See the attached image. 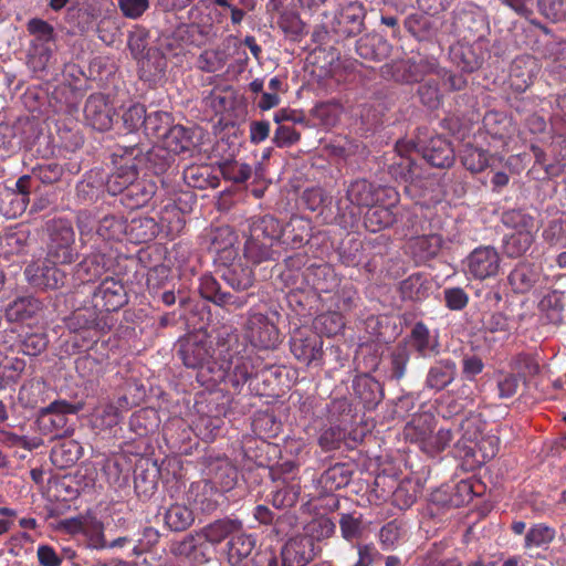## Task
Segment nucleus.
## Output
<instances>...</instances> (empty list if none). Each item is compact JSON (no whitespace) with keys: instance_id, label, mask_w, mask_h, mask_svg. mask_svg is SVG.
<instances>
[{"instance_id":"1","label":"nucleus","mask_w":566,"mask_h":566,"mask_svg":"<svg viewBox=\"0 0 566 566\" xmlns=\"http://www.w3.org/2000/svg\"><path fill=\"white\" fill-rule=\"evenodd\" d=\"M178 354L187 368L198 369L197 379L207 388L228 382L239 390L258 373V359L230 327L218 332L214 346L205 333L189 335Z\"/></svg>"},{"instance_id":"2","label":"nucleus","mask_w":566,"mask_h":566,"mask_svg":"<svg viewBox=\"0 0 566 566\" xmlns=\"http://www.w3.org/2000/svg\"><path fill=\"white\" fill-rule=\"evenodd\" d=\"M249 234L244 244V258L253 264L272 260L273 245L277 242L276 218L272 216H255L248 220Z\"/></svg>"},{"instance_id":"3","label":"nucleus","mask_w":566,"mask_h":566,"mask_svg":"<svg viewBox=\"0 0 566 566\" xmlns=\"http://www.w3.org/2000/svg\"><path fill=\"white\" fill-rule=\"evenodd\" d=\"M366 14L361 2L348 1L335 12L325 13L322 27L326 34L332 33L337 39L355 38L365 30Z\"/></svg>"},{"instance_id":"4","label":"nucleus","mask_w":566,"mask_h":566,"mask_svg":"<svg viewBox=\"0 0 566 566\" xmlns=\"http://www.w3.org/2000/svg\"><path fill=\"white\" fill-rule=\"evenodd\" d=\"M114 157L116 170L109 175L105 186L111 195L122 193L124 197L128 187L137 179L138 169L146 157L137 145L119 146Z\"/></svg>"},{"instance_id":"5","label":"nucleus","mask_w":566,"mask_h":566,"mask_svg":"<svg viewBox=\"0 0 566 566\" xmlns=\"http://www.w3.org/2000/svg\"><path fill=\"white\" fill-rule=\"evenodd\" d=\"M82 408L81 402L71 403L66 400L51 402L39 411L36 419L39 431L44 436H51L53 439L71 434L73 429L69 424L67 416L77 413Z\"/></svg>"},{"instance_id":"6","label":"nucleus","mask_w":566,"mask_h":566,"mask_svg":"<svg viewBox=\"0 0 566 566\" xmlns=\"http://www.w3.org/2000/svg\"><path fill=\"white\" fill-rule=\"evenodd\" d=\"M407 434L430 457H434L446 450L453 440L450 429L433 431L430 418L413 419L407 427Z\"/></svg>"},{"instance_id":"7","label":"nucleus","mask_w":566,"mask_h":566,"mask_svg":"<svg viewBox=\"0 0 566 566\" xmlns=\"http://www.w3.org/2000/svg\"><path fill=\"white\" fill-rule=\"evenodd\" d=\"M501 266V256L492 245L475 248L463 261V269L468 276L484 281L497 275Z\"/></svg>"},{"instance_id":"8","label":"nucleus","mask_w":566,"mask_h":566,"mask_svg":"<svg viewBox=\"0 0 566 566\" xmlns=\"http://www.w3.org/2000/svg\"><path fill=\"white\" fill-rule=\"evenodd\" d=\"M161 142V148H153L147 154V160L149 161H154L156 157L163 158V163L154 168L156 174L163 172L169 165L170 154H181L189 150L191 146L190 134L181 125H174L166 130Z\"/></svg>"},{"instance_id":"9","label":"nucleus","mask_w":566,"mask_h":566,"mask_svg":"<svg viewBox=\"0 0 566 566\" xmlns=\"http://www.w3.org/2000/svg\"><path fill=\"white\" fill-rule=\"evenodd\" d=\"M74 239V230L67 221H54L50 227L48 258L61 264L71 263L75 255Z\"/></svg>"},{"instance_id":"10","label":"nucleus","mask_w":566,"mask_h":566,"mask_svg":"<svg viewBox=\"0 0 566 566\" xmlns=\"http://www.w3.org/2000/svg\"><path fill=\"white\" fill-rule=\"evenodd\" d=\"M244 333L250 344L259 349H273L280 343L277 327L261 313H249Z\"/></svg>"},{"instance_id":"11","label":"nucleus","mask_w":566,"mask_h":566,"mask_svg":"<svg viewBox=\"0 0 566 566\" xmlns=\"http://www.w3.org/2000/svg\"><path fill=\"white\" fill-rule=\"evenodd\" d=\"M126 302L124 285L113 277H106L93 293L94 307L102 314L115 312Z\"/></svg>"},{"instance_id":"12","label":"nucleus","mask_w":566,"mask_h":566,"mask_svg":"<svg viewBox=\"0 0 566 566\" xmlns=\"http://www.w3.org/2000/svg\"><path fill=\"white\" fill-rule=\"evenodd\" d=\"M321 552V546H314L310 543L308 537L297 534L291 537L282 547V566H306Z\"/></svg>"},{"instance_id":"13","label":"nucleus","mask_w":566,"mask_h":566,"mask_svg":"<svg viewBox=\"0 0 566 566\" xmlns=\"http://www.w3.org/2000/svg\"><path fill=\"white\" fill-rule=\"evenodd\" d=\"M50 258H46L41 264L28 265L24 274L28 281L40 289H59L64 285L66 275L61 271Z\"/></svg>"},{"instance_id":"14","label":"nucleus","mask_w":566,"mask_h":566,"mask_svg":"<svg viewBox=\"0 0 566 566\" xmlns=\"http://www.w3.org/2000/svg\"><path fill=\"white\" fill-rule=\"evenodd\" d=\"M277 242L287 248L297 249L308 242L312 234L311 220L293 216L289 222L281 226L276 219Z\"/></svg>"},{"instance_id":"15","label":"nucleus","mask_w":566,"mask_h":566,"mask_svg":"<svg viewBox=\"0 0 566 566\" xmlns=\"http://www.w3.org/2000/svg\"><path fill=\"white\" fill-rule=\"evenodd\" d=\"M207 240L209 242L208 249L216 254L217 262L221 263L237 259L238 252L234 245L238 237L231 227L222 226L210 229L207 233Z\"/></svg>"},{"instance_id":"16","label":"nucleus","mask_w":566,"mask_h":566,"mask_svg":"<svg viewBox=\"0 0 566 566\" xmlns=\"http://www.w3.org/2000/svg\"><path fill=\"white\" fill-rule=\"evenodd\" d=\"M323 342L316 334L305 335L295 333L291 338V352L294 357L305 365L318 364L323 356Z\"/></svg>"},{"instance_id":"17","label":"nucleus","mask_w":566,"mask_h":566,"mask_svg":"<svg viewBox=\"0 0 566 566\" xmlns=\"http://www.w3.org/2000/svg\"><path fill=\"white\" fill-rule=\"evenodd\" d=\"M406 344L422 358H431L440 353L438 335L432 334L422 322H417L413 325L406 338Z\"/></svg>"},{"instance_id":"18","label":"nucleus","mask_w":566,"mask_h":566,"mask_svg":"<svg viewBox=\"0 0 566 566\" xmlns=\"http://www.w3.org/2000/svg\"><path fill=\"white\" fill-rule=\"evenodd\" d=\"M199 292L205 300L214 303L218 306H232L241 308L248 303V295L235 296L221 290L219 282L210 274L200 277Z\"/></svg>"},{"instance_id":"19","label":"nucleus","mask_w":566,"mask_h":566,"mask_svg":"<svg viewBox=\"0 0 566 566\" xmlns=\"http://www.w3.org/2000/svg\"><path fill=\"white\" fill-rule=\"evenodd\" d=\"M87 123L96 130L104 132L112 127L114 109L101 95H91L84 106Z\"/></svg>"},{"instance_id":"20","label":"nucleus","mask_w":566,"mask_h":566,"mask_svg":"<svg viewBox=\"0 0 566 566\" xmlns=\"http://www.w3.org/2000/svg\"><path fill=\"white\" fill-rule=\"evenodd\" d=\"M222 494L231 491L238 481V470L227 458H218L208 465V479Z\"/></svg>"},{"instance_id":"21","label":"nucleus","mask_w":566,"mask_h":566,"mask_svg":"<svg viewBox=\"0 0 566 566\" xmlns=\"http://www.w3.org/2000/svg\"><path fill=\"white\" fill-rule=\"evenodd\" d=\"M353 304L354 298L352 295L343 296L337 302V311L323 313L315 318V328L326 336L337 335L345 326L342 312L349 311Z\"/></svg>"},{"instance_id":"22","label":"nucleus","mask_w":566,"mask_h":566,"mask_svg":"<svg viewBox=\"0 0 566 566\" xmlns=\"http://www.w3.org/2000/svg\"><path fill=\"white\" fill-rule=\"evenodd\" d=\"M222 493L207 479L193 482L188 492V500L202 513H211L220 505Z\"/></svg>"},{"instance_id":"23","label":"nucleus","mask_w":566,"mask_h":566,"mask_svg":"<svg viewBox=\"0 0 566 566\" xmlns=\"http://www.w3.org/2000/svg\"><path fill=\"white\" fill-rule=\"evenodd\" d=\"M386 196L391 200L389 206L376 205L370 206L369 210L365 216V226L371 232L380 231L391 226L395 220L394 207L397 201L398 193L391 189H382Z\"/></svg>"},{"instance_id":"24","label":"nucleus","mask_w":566,"mask_h":566,"mask_svg":"<svg viewBox=\"0 0 566 566\" xmlns=\"http://www.w3.org/2000/svg\"><path fill=\"white\" fill-rule=\"evenodd\" d=\"M106 318V314L97 312V310L93 306L73 312L65 319V324L66 327L74 333L84 329H95L98 332H104L106 329H109V325L107 324Z\"/></svg>"},{"instance_id":"25","label":"nucleus","mask_w":566,"mask_h":566,"mask_svg":"<svg viewBox=\"0 0 566 566\" xmlns=\"http://www.w3.org/2000/svg\"><path fill=\"white\" fill-rule=\"evenodd\" d=\"M542 276L541 269L530 262H518L509 273L507 282L515 293H527L536 286Z\"/></svg>"},{"instance_id":"26","label":"nucleus","mask_w":566,"mask_h":566,"mask_svg":"<svg viewBox=\"0 0 566 566\" xmlns=\"http://www.w3.org/2000/svg\"><path fill=\"white\" fill-rule=\"evenodd\" d=\"M353 389L355 396L367 410L375 409L384 398L381 385L368 374L356 376L353 381Z\"/></svg>"},{"instance_id":"27","label":"nucleus","mask_w":566,"mask_h":566,"mask_svg":"<svg viewBox=\"0 0 566 566\" xmlns=\"http://www.w3.org/2000/svg\"><path fill=\"white\" fill-rule=\"evenodd\" d=\"M167 59L165 54L156 48L147 50L145 56L138 61V72L140 80L150 84H156L166 74Z\"/></svg>"},{"instance_id":"28","label":"nucleus","mask_w":566,"mask_h":566,"mask_svg":"<svg viewBox=\"0 0 566 566\" xmlns=\"http://www.w3.org/2000/svg\"><path fill=\"white\" fill-rule=\"evenodd\" d=\"M241 527L242 522L239 518L223 517L205 525L198 532L202 541L217 546L224 539H230L233 532L240 531Z\"/></svg>"},{"instance_id":"29","label":"nucleus","mask_w":566,"mask_h":566,"mask_svg":"<svg viewBox=\"0 0 566 566\" xmlns=\"http://www.w3.org/2000/svg\"><path fill=\"white\" fill-rule=\"evenodd\" d=\"M457 365L452 359L443 358L437 360L428 369L424 379V388L433 391H441L454 380Z\"/></svg>"},{"instance_id":"30","label":"nucleus","mask_w":566,"mask_h":566,"mask_svg":"<svg viewBox=\"0 0 566 566\" xmlns=\"http://www.w3.org/2000/svg\"><path fill=\"white\" fill-rule=\"evenodd\" d=\"M422 157L433 167L449 168L454 163V150L447 139L437 136L423 147Z\"/></svg>"},{"instance_id":"31","label":"nucleus","mask_w":566,"mask_h":566,"mask_svg":"<svg viewBox=\"0 0 566 566\" xmlns=\"http://www.w3.org/2000/svg\"><path fill=\"white\" fill-rule=\"evenodd\" d=\"M256 545V537L249 534L243 530V526L238 532H233L227 543L228 560L231 565L237 566L247 559Z\"/></svg>"},{"instance_id":"32","label":"nucleus","mask_w":566,"mask_h":566,"mask_svg":"<svg viewBox=\"0 0 566 566\" xmlns=\"http://www.w3.org/2000/svg\"><path fill=\"white\" fill-rule=\"evenodd\" d=\"M223 266L221 277L235 291H244L253 285L254 276L250 266L243 265L238 258L234 261L219 263Z\"/></svg>"},{"instance_id":"33","label":"nucleus","mask_w":566,"mask_h":566,"mask_svg":"<svg viewBox=\"0 0 566 566\" xmlns=\"http://www.w3.org/2000/svg\"><path fill=\"white\" fill-rule=\"evenodd\" d=\"M499 438L494 434L481 436L471 444L463 446L459 455L472 458L475 462L482 463L493 459L499 451Z\"/></svg>"},{"instance_id":"34","label":"nucleus","mask_w":566,"mask_h":566,"mask_svg":"<svg viewBox=\"0 0 566 566\" xmlns=\"http://www.w3.org/2000/svg\"><path fill=\"white\" fill-rule=\"evenodd\" d=\"M127 239L133 243H145L156 238L160 230V226L151 217H136L126 222Z\"/></svg>"},{"instance_id":"35","label":"nucleus","mask_w":566,"mask_h":566,"mask_svg":"<svg viewBox=\"0 0 566 566\" xmlns=\"http://www.w3.org/2000/svg\"><path fill=\"white\" fill-rule=\"evenodd\" d=\"M30 186L31 177L24 175L17 180V190H8L6 192L3 201L10 203V209L6 210L4 214L9 218H14L24 212L29 203Z\"/></svg>"},{"instance_id":"36","label":"nucleus","mask_w":566,"mask_h":566,"mask_svg":"<svg viewBox=\"0 0 566 566\" xmlns=\"http://www.w3.org/2000/svg\"><path fill=\"white\" fill-rule=\"evenodd\" d=\"M335 523L331 517L326 515L314 516L303 526V536L308 537L310 543L314 546H321V544L331 538L335 533Z\"/></svg>"},{"instance_id":"37","label":"nucleus","mask_w":566,"mask_h":566,"mask_svg":"<svg viewBox=\"0 0 566 566\" xmlns=\"http://www.w3.org/2000/svg\"><path fill=\"white\" fill-rule=\"evenodd\" d=\"M156 184L147 179H136L125 192L123 202L130 209L145 206L156 192Z\"/></svg>"},{"instance_id":"38","label":"nucleus","mask_w":566,"mask_h":566,"mask_svg":"<svg viewBox=\"0 0 566 566\" xmlns=\"http://www.w3.org/2000/svg\"><path fill=\"white\" fill-rule=\"evenodd\" d=\"M83 455V447L75 440H64L51 450V461L59 469L74 465Z\"/></svg>"},{"instance_id":"39","label":"nucleus","mask_w":566,"mask_h":566,"mask_svg":"<svg viewBox=\"0 0 566 566\" xmlns=\"http://www.w3.org/2000/svg\"><path fill=\"white\" fill-rule=\"evenodd\" d=\"M106 271L104 255L92 253L84 258L75 269V276L82 283H90L99 279Z\"/></svg>"},{"instance_id":"40","label":"nucleus","mask_w":566,"mask_h":566,"mask_svg":"<svg viewBox=\"0 0 566 566\" xmlns=\"http://www.w3.org/2000/svg\"><path fill=\"white\" fill-rule=\"evenodd\" d=\"M301 494V485L296 482H276L269 497L276 509H290L295 505Z\"/></svg>"},{"instance_id":"41","label":"nucleus","mask_w":566,"mask_h":566,"mask_svg":"<svg viewBox=\"0 0 566 566\" xmlns=\"http://www.w3.org/2000/svg\"><path fill=\"white\" fill-rule=\"evenodd\" d=\"M40 310V302L31 296H19L6 308V317L9 322H20L31 318Z\"/></svg>"},{"instance_id":"42","label":"nucleus","mask_w":566,"mask_h":566,"mask_svg":"<svg viewBox=\"0 0 566 566\" xmlns=\"http://www.w3.org/2000/svg\"><path fill=\"white\" fill-rule=\"evenodd\" d=\"M536 231H513L503 239V250L509 258H518L532 247Z\"/></svg>"},{"instance_id":"43","label":"nucleus","mask_w":566,"mask_h":566,"mask_svg":"<svg viewBox=\"0 0 566 566\" xmlns=\"http://www.w3.org/2000/svg\"><path fill=\"white\" fill-rule=\"evenodd\" d=\"M378 189L366 180H356L347 189V198L357 207H370L378 201Z\"/></svg>"},{"instance_id":"44","label":"nucleus","mask_w":566,"mask_h":566,"mask_svg":"<svg viewBox=\"0 0 566 566\" xmlns=\"http://www.w3.org/2000/svg\"><path fill=\"white\" fill-rule=\"evenodd\" d=\"M542 318L548 324H559L564 318V302L562 293L554 291L539 302Z\"/></svg>"},{"instance_id":"45","label":"nucleus","mask_w":566,"mask_h":566,"mask_svg":"<svg viewBox=\"0 0 566 566\" xmlns=\"http://www.w3.org/2000/svg\"><path fill=\"white\" fill-rule=\"evenodd\" d=\"M485 428V422L480 413L470 412L460 423V430L462 431V440L458 441L455 449L460 452L463 450V446H468L476 441Z\"/></svg>"},{"instance_id":"46","label":"nucleus","mask_w":566,"mask_h":566,"mask_svg":"<svg viewBox=\"0 0 566 566\" xmlns=\"http://www.w3.org/2000/svg\"><path fill=\"white\" fill-rule=\"evenodd\" d=\"M556 531L553 527L544 523L534 524L525 534L524 548H546L554 541Z\"/></svg>"},{"instance_id":"47","label":"nucleus","mask_w":566,"mask_h":566,"mask_svg":"<svg viewBox=\"0 0 566 566\" xmlns=\"http://www.w3.org/2000/svg\"><path fill=\"white\" fill-rule=\"evenodd\" d=\"M165 524L174 532L187 530L195 521L192 511L186 505H170L165 513Z\"/></svg>"},{"instance_id":"48","label":"nucleus","mask_w":566,"mask_h":566,"mask_svg":"<svg viewBox=\"0 0 566 566\" xmlns=\"http://www.w3.org/2000/svg\"><path fill=\"white\" fill-rule=\"evenodd\" d=\"M430 284L419 273L412 274L400 283L402 298L420 301L429 295Z\"/></svg>"},{"instance_id":"49","label":"nucleus","mask_w":566,"mask_h":566,"mask_svg":"<svg viewBox=\"0 0 566 566\" xmlns=\"http://www.w3.org/2000/svg\"><path fill=\"white\" fill-rule=\"evenodd\" d=\"M390 175L406 184H412L420 177V169L415 160L409 156H399L389 167Z\"/></svg>"},{"instance_id":"50","label":"nucleus","mask_w":566,"mask_h":566,"mask_svg":"<svg viewBox=\"0 0 566 566\" xmlns=\"http://www.w3.org/2000/svg\"><path fill=\"white\" fill-rule=\"evenodd\" d=\"M126 221L120 217L105 216L98 219L96 233L105 240H120L126 234Z\"/></svg>"},{"instance_id":"51","label":"nucleus","mask_w":566,"mask_h":566,"mask_svg":"<svg viewBox=\"0 0 566 566\" xmlns=\"http://www.w3.org/2000/svg\"><path fill=\"white\" fill-rule=\"evenodd\" d=\"M461 161L471 172H481L490 165V156L482 148L465 145L461 154Z\"/></svg>"},{"instance_id":"52","label":"nucleus","mask_w":566,"mask_h":566,"mask_svg":"<svg viewBox=\"0 0 566 566\" xmlns=\"http://www.w3.org/2000/svg\"><path fill=\"white\" fill-rule=\"evenodd\" d=\"M441 238L436 234L422 235L413 239L411 249L420 260H427L438 254L441 248Z\"/></svg>"},{"instance_id":"53","label":"nucleus","mask_w":566,"mask_h":566,"mask_svg":"<svg viewBox=\"0 0 566 566\" xmlns=\"http://www.w3.org/2000/svg\"><path fill=\"white\" fill-rule=\"evenodd\" d=\"M170 127V115L168 113L154 112L146 116L143 128L147 136L161 139Z\"/></svg>"},{"instance_id":"54","label":"nucleus","mask_w":566,"mask_h":566,"mask_svg":"<svg viewBox=\"0 0 566 566\" xmlns=\"http://www.w3.org/2000/svg\"><path fill=\"white\" fill-rule=\"evenodd\" d=\"M502 221L514 231H537L533 217L522 210H510L503 213Z\"/></svg>"},{"instance_id":"55","label":"nucleus","mask_w":566,"mask_h":566,"mask_svg":"<svg viewBox=\"0 0 566 566\" xmlns=\"http://www.w3.org/2000/svg\"><path fill=\"white\" fill-rule=\"evenodd\" d=\"M350 471L345 464L337 463L327 469L322 475V481L326 488L338 490L348 484Z\"/></svg>"},{"instance_id":"56","label":"nucleus","mask_w":566,"mask_h":566,"mask_svg":"<svg viewBox=\"0 0 566 566\" xmlns=\"http://www.w3.org/2000/svg\"><path fill=\"white\" fill-rule=\"evenodd\" d=\"M418 497V488L411 481H402L392 492V503L400 510L409 509Z\"/></svg>"},{"instance_id":"57","label":"nucleus","mask_w":566,"mask_h":566,"mask_svg":"<svg viewBox=\"0 0 566 566\" xmlns=\"http://www.w3.org/2000/svg\"><path fill=\"white\" fill-rule=\"evenodd\" d=\"M418 94L423 105L429 108H437L441 102L439 81L434 77L424 80L418 88Z\"/></svg>"},{"instance_id":"58","label":"nucleus","mask_w":566,"mask_h":566,"mask_svg":"<svg viewBox=\"0 0 566 566\" xmlns=\"http://www.w3.org/2000/svg\"><path fill=\"white\" fill-rule=\"evenodd\" d=\"M483 124L486 132L497 139H504L506 137V128L510 125V120L501 113L489 112L483 118Z\"/></svg>"},{"instance_id":"59","label":"nucleus","mask_w":566,"mask_h":566,"mask_svg":"<svg viewBox=\"0 0 566 566\" xmlns=\"http://www.w3.org/2000/svg\"><path fill=\"white\" fill-rule=\"evenodd\" d=\"M28 31L34 36L32 44H49L54 41V29L44 20L31 19L28 22Z\"/></svg>"},{"instance_id":"60","label":"nucleus","mask_w":566,"mask_h":566,"mask_svg":"<svg viewBox=\"0 0 566 566\" xmlns=\"http://www.w3.org/2000/svg\"><path fill=\"white\" fill-rule=\"evenodd\" d=\"M409 359L410 354L406 346H398L395 349L390 358V379L400 380L406 375Z\"/></svg>"},{"instance_id":"61","label":"nucleus","mask_w":566,"mask_h":566,"mask_svg":"<svg viewBox=\"0 0 566 566\" xmlns=\"http://www.w3.org/2000/svg\"><path fill=\"white\" fill-rule=\"evenodd\" d=\"M146 108L142 104L130 105L123 114V124L127 132L133 133L144 127Z\"/></svg>"},{"instance_id":"62","label":"nucleus","mask_w":566,"mask_h":566,"mask_svg":"<svg viewBox=\"0 0 566 566\" xmlns=\"http://www.w3.org/2000/svg\"><path fill=\"white\" fill-rule=\"evenodd\" d=\"M84 535L87 538V546L94 549H105L107 541L104 537V527L99 521H92L86 523L83 528Z\"/></svg>"},{"instance_id":"63","label":"nucleus","mask_w":566,"mask_h":566,"mask_svg":"<svg viewBox=\"0 0 566 566\" xmlns=\"http://www.w3.org/2000/svg\"><path fill=\"white\" fill-rule=\"evenodd\" d=\"M159 532L150 526L144 527L139 534L138 538L134 541L133 552L135 555H142L143 553L149 551L154 547L159 541Z\"/></svg>"},{"instance_id":"64","label":"nucleus","mask_w":566,"mask_h":566,"mask_svg":"<svg viewBox=\"0 0 566 566\" xmlns=\"http://www.w3.org/2000/svg\"><path fill=\"white\" fill-rule=\"evenodd\" d=\"M542 13L553 20H566V0H538Z\"/></svg>"}]
</instances>
